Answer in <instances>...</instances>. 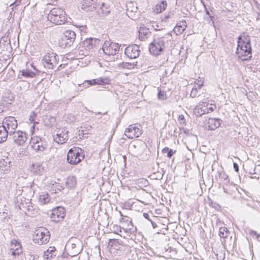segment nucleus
I'll list each match as a JSON object with an SVG mask.
<instances>
[{
    "label": "nucleus",
    "mask_w": 260,
    "mask_h": 260,
    "mask_svg": "<svg viewBox=\"0 0 260 260\" xmlns=\"http://www.w3.org/2000/svg\"><path fill=\"white\" fill-rule=\"evenodd\" d=\"M67 65V64H60L59 66L58 67L57 70L58 71L60 70L61 68H63Z\"/></svg>",
    "instance_id": "obj_53"
},
{
    "label": "nucleus",
    "mask_w": 260,
    "mask_h": 260,
    "mask_svg": "<svg viewBox=\"0 0 260 260\" xmlns=\"http://www.w3.org/2000/svg\"><path fill=\"white\" fill-rule=\"evenodd\" d=\"M2 41H3L2 40H1L0 41V46H1V45H2V44H3V42H2Z\"/></svg>",
    "instance_id": "obj_62"
},
{
    "label": "nucleus",
    "mask_w": 260,
    "mask_h": 260,
    "mask_svg": "<svg viewBox=\"0 0 260 260\" xmlns=\"http://www.w3.org/2000/svg\"><path fill=\"white\" fill-rule=\"evenodd\" d=\"M65 216V209L62 207H57L52 210L50 218L52 221L57 222L61 220Z\"/></svg>",
    "instance_id": "obj_15"
},
{
    "label": "nucleus",
    "mask_w": 260,
    "mask_h": 260,
    "mask_svg": "<svg viewBox=\"0 0 260 260\" xmlns=\"http://www.w3.org/2000/svg\"><path fill=\"white\" fill-rule=\"evenodd\" d=\"M47 19L56 25H61L67 22V18L65 11L60 8H54L48 15Z\"/></svg>",
    "instance_id": "obj_2"
},
{
    "label": "nucleus",
    "mask_w": 260,
    "mask_h": 260,
    "mask_svg": "<svg viewBox=\"0 0 260 260\" xmlns=\"http://www.w3.org/2000/svg\"><path fill=\"white\" fill-rule=\"evenodd\" d=\"M150 222H151L152 225L154 229H155V228H156L157 226L156 223H155L154 222H153L152 220H150Z\"/></svg>",
    "instance_id": "obj_54"
},
{
    "label": "nucleus",
    "mask_w": 260,
    "mask_h": 260,
    "mask_svg": "<svg viewBox=\"0 0 260 260\" xmlns=\"http://www.w3.org/2000/svg\"><path fill=\"white\" fill-rule=\"evenodd\" d=\"M218 173H219V176L220 179H222L223 181H225L227 182H229L228 176L224 171H222L221 172L218 171Z\"/></svg>",
    "instance_id": "obj_39"
},
{
    "label": "nucleus",
    "mask_w": 260,
    "mask_h": 260,
    "mask_svg": "<svg viewBox=\"0 0 260 260\" xmlns=\"http://www.w3.org/2000/svg\"><path fill=\"white\" fill-rule=\"evenodd\" d=\"M207 105L208 113L209 112H213L216 108V107L215 105H213L212 104H209L207 102Z\"/></svg>",
    "instance_id": "obj_43"
},
{
    "label": "nucleus",
    "mask_w": 260,
    "mask_h": 260,
    "mask_svg": "<svg viewBox=\"0 0 260 260\" xmlns=\"http://www.w3.org/2000/svg\"><path fill=\"white\" fill-rule=\"evenodd\" d=\"M81 4V9L86 12L93 11L98 8L96 0H82Z\"/></svg>",
    "instance_id": "obj_17"
},
{
    "label": "nucleus",
    "mask_w": 260,
    "mask_h": 260,
    "mask_svg": "<svg viewBox=\"0 0 260 260\" xmlns=\"http://www.w3.org/2000/svg\"><path fill=\"white\" fill-rule=\"evenodd\" d=\"M32 128L33 129H34V128H35V125H34V124L32 125Z\"/></svg>",
    "instance_id": "obj_63"
},
{
    "label": "nucleus",
    "mask_w": 260,
    "mask_h": 260,
    "mask_svg": "<svg viewBox=\"0 0 260 260\" xmlns=\"http://www.w3.org/2000/svg\"><path fill=\"white\" fill-rule=\"evenodd\" d=\"M157 97L159 100H164L166 99L167 95L164 91H160L158 93Z\"/></svg>",
    "instance_id": "obj_44"
},
{
    "label": "nucleus",
    "mask_w": 260,
    "mask_h": 260,
    "mask_svg": "<svg viewBox=\"0 0 260 260\" xmlns=\"http://www.w3.org/2000/svg\"><path fill=\"white\" fill-rule=\"evenodd\" d=\"M193 113L197 117H201L203 115L208 113L207 102H200L194 108Z\"/></svg>",
    "instance_id": "obj_18"
},
{
    "label": "nucleus",
    "mask_w": 260,
    "mask_h": 260,
    "mask_svg": "<svg viewBox=\"0 0 260 260\" xmlns=\"http://www.w3.org/2000/svg\"><path fill=\"white\" fill-rule=\"evenodd\" d=\"M29 120L31 122H34V124H35L36 123H38V122H35V121H34V119L33 117L32 116V115H31L30 116V118H29Z\"/></svg>",
    "instance_id": "obj_52"
},
{
    "label": "nucleus",
    "mask_w": 260,
    "mask_h": 260,
    "mask_svg": "<svg viewBox=\"0 0 260 260\" xmlns=\"http://www.w3.org/2000/svg\"><path fill=\"white\" fill-rule=\"evenodd\" d=\"M3 112V109L0 107V113H2Z\"/></svg>",
    "instance_id": "obj_58"
},
{
    "label": "nucleus",
    "mask_w": 260,
    "mask_h": 260,
    "mask_svg": "<svg viewBox=\"0 0 260 260\" xmlns=\"http://www.w3.org/2000/svg\"><path fill=\"white\" fill-rule=\"evenodd\" d=\"M32 115H33V116H35V113H32Z\"/></svg>",
    "instance_id": "obj_64"
},
{
    "label": "nucleus",
    "mask_w": 260,
    "mask_h": 260,
    "mask_svg": "<svg viewBox=\"0 0 260 260\" xmlns=\"http://www.w3.org/2000/svg\"><path fill=\"white\" fill-rule=\"evenodd\" d=\"M75 38L76 34L74 31L66 30L62 37L61 46L63 47H70L75 41Z\"/></svg>",
    "instance_id": "obj_10"
},
{
    "label": "nucleus",
    "mask_w": 260,
    "mask_h": 260,
    "mask_svg": "<svg viewBox=\"0 0 260 260\" xmlns=\"http://www.w3.org/2000/svg\"><path fill=\"white\" fill-rule=\"evenodd\" d=\"M98 7L100 8V10L98 11V13H102L104 15H107L109 14L110 10H107L105 8L104 4H98Z\"/></svg>",
    "instance_id": "obj_34"
},
{
    "label": "nucleus",
    "mask_w": 260,
    "mask_h": 260,
    "mask_svg": "<svg viewBox=\"0 0 260 260\" xmlns=\"http://www.w3.org/2000/svg\"><path fill=\"white\" fill-rule=\"evenodd\" d=\"M202 85H203V84H200V85H198V88H201V86H202Z\"/></svg>",
    "instance_id": "obj_59"
},
{
    "label": "nucleus",
    "mask_w": 260,
    "mask_h": 260,
    "mask_svg": "<svg viewBox=\"0 0 260 260\" xmlns=\"http://www.w3.org/2000/svg\"><path fill=\"white\" fill-rule=\"evenodd\" d=\"M100 43V40L95 38L87 39L83 42V46L86 50L89 51Z\"/></svg>",
    "instance_id": "obj_19"
},
{
    "label": "nucleus",
    "mask_w": 260,
    "mask_h": 260,
    "mask_svg": "<svg viewBox=\"0 0 260 260\" xmlns=\"http://www.w3.org/2000/svg\"><path fill=\"white\" fill-rule=\"evenodd\" d=\"M165 40L164 37H158L154 39L149 45V51L154 55H158L163 51L166 47Z\"/></svg>",
    "instance_id": "obj_5"
},
{
    "label": "nucleus",
    "mask_w": 260,
    "mask_h": 260,
    "mask_svg": "<svg viewBox=\"0 0 260 260\" xmlns=\"http://www.w3.org/2000/svg\"><path fill=\"white\" fill-rule=\"evenodd\" d=\"M55 248L54 247H50L46 251L44 252V256L47 259H50L55 256L54 253L55 251Z\"/></svg>",
    "instance_id": "obj_29"
},
{
    "label": "nucleus",
    "mask_w": 260,
    "mask_h": 260,
    "mask_svg": "<svg viewBox=\"0 0 260 260\" xmlns=\"http://www.w3.org/2000/svg\"><path fill=\"white\" fill-rule=\"evenodd\" d=\"M249 235L253 238H255V239L257 240L260 241V235H259L256 231L252 230H249Z\"/></svg>",
    "instance_id": "obj_38"
},
{
    "label": "nucleus",
    "mask_w": 260,
    "mask_h": 260,
    "mask_svg": "<svg viewBox=\"0 0 260 260\" xmlns=\"http://www.w3.org/2000/svg\"><path fill=\"white\" fill-rule=\"evenodd\" d=\"M35 74L29 70H23L22 71V75L26 77H32L35 76Z\"/></svg>",
    "instance_id": "obj_37"
},
{
    "label": "nucleus",
    "mask_w": 260,
    "mask_h": 260,
    "mask_svg": "<svg viewBox=\"0 0 260 260\" xmlns=\"http://www.w3.org/2000/svg\"><path fill=\"white\" fill-rule=\"evenodd\" d=\"M179 120L181 124H184L185 122L184 117L182 115H181L179 116Z\"/></svg>",
    "instance_id": "obj_49"
},
{
    "label": "nucleus",
    "mask_w": 260,
    "mask_h": 260,
    "mask_svg": "<svg viewBox=\"0 0 260 260\" xmlns=\"http://www.w3.org/2000/svg\"><path fill=\"white\" fill-rule=\"evenodd\" d=\"M84 155L82 153V150L76 147L71 148L67 154L68 162L71 165H77L83 158Z\"/></svg>",
    "instance_id": "obj_3"
},
{
    "label": "nucleus",
    "mask_w": 260,
    "mask_h": 260,
    "mask_svg": "<svg viewBox=\"0 0 260 260\" xmlns=\"http://www.w3.org/2000/svg\"><path fill=\"white\" fill-rule=\"evenodd\" d=\"M205 11L206 14L209 16V19L208 20V23L211 25H214V23L213 20V16L210 15L209 11L208 10H207L206 8H205Z\"/></svg>",
    "instance_id": "obj_42"
},
{
    "label": "nucleus",
    "mask_w": 260,
    "mask_h": 260,
    "mask_svg": "<svg viewBox=\"0 0 260 260\" xmlns=\"http://www.w3.org/2000/svg\"><path fill=\"white\" fill-rule=\"evenodd\" d=\"M120 222L122 225V226H123V225H127L130 223H132V219L127 216H124V217H122L120 220Z\"/></svg>",
    "instance_id": "obj_35"
},
{
    "label": "nucleus",
    "mask_w": 260,
    "mask_h": 260,
    "mask_svg": "<svg viewBox=\"0 0 260 260\" xmlns=\"http://www.w3.org/2000/svg\"><path fill=\"white\" fill-rule=\"evenodd\" d=\"M114 229L116 231H118L119 230V231H121L120 229H121V228H120L117 225H116L114 227Z\"/></svg>",
    "instance_id": "obj_56"
},
{
    "label": "nucleus",
    "mask_w": 260,
    "mask_h": 260,
    "mask_svg": "<svg viewBox=\"0 0 260 260\" xmlns=\"http://www.w3.org/2000/svg\"><path fill=\"white\" fill-rule=\"evenodd\" d=\"M9 135V132L6 129V127L0 123V143L5 142Z\"/></svg>",
    "instance_id": "obj_26"
},
{
    "label": "nucleus",
    "mask_w": 260,
    "mask_h": 260,
    "mask_svg": "<svg viewBox=\"0 0 260 260\" xmlns=\"http://www.w3.org/2000/svg\"><path fill=\"white\" fill-rule=\"evenodd\" d=\"M120 46L118 43L106 41L103 44L102 50L107 55H114L119 51Z\"/></svg>",
    "instance_id": "obj_7"
},
{
    "label": "nucleus",
    "mask_w": 260,
    "mask_h": 260,
    "mask_svg": "<svg viewBox=\"0 0 260 260\" xmlns=\"http://www.w3.org/2000/svg\"><path fill=\"white\" fill-rule=\"evenodd\" d=\"M230 233L226 227H221L219 229V236L222 238H226L228 237Z\"/></svg>",
    "instance_id": "obj_32"
},
{
    "label": "nucleus",
    "mask_w": 260,
    "mask_h": 260,
    "mask_svg": "<svg viewBox=\"0 0 260 260\" xmlns=\"http://www.w3.org/2000/svg\"><path fill=\"white\" fill-rule=\"evenodd\" d=\"M22 252L21 245L16 240L11 241L9 254L15 257L18 256Z\"/></svg>",
    "instance_id": "obj_16"
},
{
    "label": "nucleus",
    "mask_w": 260,
    "mask_h": 260,
    "mask_svg": "<svg viewBox=\"0 0 260 260\" xmlns=\"http://www.w3.org/2000/svg\"><path fill=\"white\" fill-rule=\"evenodd\" d=\"M101 114H102L101 112H95V115Z\"/></svg>",
    "instance_id": "obj_61"
},
{
    "label": "nucleus",
    "mask_w": 260,
    "mask_h": 260,
    "mask_svg": "<svg viewBox=\"0 0 260 260\" xmlns=\"http://www.w3.org/2000/svg\"><path fill=\"white\" fill-rule=\"evenodd\" d=\"M143 216L147 219H148V220H149L150 221V220H151L150 218H149V215L146 213H143Z\"/></svg>",
    "instance_id": "obj_51"
},
{
    "label": "nucleus",
    "mask_w": 260,
    "mask_h": 260,
    "mask_svg": "<svg viewBox=\"0 0 260 260\" xmlns=\"http://www.w3.org/2000/svg\"><path fill=\"white\" fill-rule=\"evenodd\" d=\"M30 172L36 175H41L44 172V167L40 162L31 164L29 167Z\"/></svg>",
    "instance_id": "obj_20"
},
{
    "label": "nucleus",
    "mask_w": 260,
    "mask_h": 260,
    "mask_svg": "<svg viewBox=\"0 0 260 260\" xmlns=\"http://www.w3.org/2000/svg\"><path fill=\"white\" fill-rule=\"evenodd\" d=\"M119 214L122 217H124V216L122 214V213L121 212H119Z\"/></svg>",
    "instance_id": "obj_57"
},
{
    "label": "nucleus",
    "mask_w": 260,
    "mask_h": 260,
    "mask_svg": "<svg viewBox=\"0 0 260 260\" xmlns=\"http://www.w3.org/2000/svg\"><path fill=\"white\" fill-rule=\"evenodd\" d=\"M173 15V14L170 12L168 13L165 14L162 16H161V21L163 22H166L167 20L171 18Z\"/></svg>",
    "instance_id": "obj_41"
},
{
    "label": "nucleus",
    "mask_w": 260,
    "mask_h": 260,
    "mask_svg": "<svg viewBox=\"0 0 260 260\" xmlns=\"http://www.w3.org/2000/svg\"><path fill=\"white\" fill-rule=\"evenodd\" d=\"M251 46L249 37L246 35L238 37L236 54L242 60H248L251 57Z\"/></svg>",
    "instance_id": "obj_1"
},
{
    "label": "nucleus",
    "mask_w": 260,
    "mask_h": 260,
    "mask_svg": "<svg viewBox=\"0 0 260 260\" xmlns=\"http://www.w3.org/2000/svg\"><path fill=\"white\" fill-rule=\"evenodd\" d=\"M39 200L42 204H45L49 203L50 199L48 193H42L39 196Z\"/></svg>",
    "instance_id": "obj_31"
},
{
    "label": "nucleus",
    "mask_w": 260,
    "mask_h": 260,
    "mask_svg": "<svg viewBox=\"0 0 260 260\" xmlns=\"http://www.w3.org/2000/svg\"><path fill=\"white\" fill-rule=\"evenodd\" d=\"M140 53V47L136 44L129 45L124 50V54L131 59L137 58L139 56Z\"/></svg>",
    "instance_id": "obj_12"
},
{
    "label": "nucleus",
    "mask_w": 260,
    "mask_h": 260,
    "mask_svg": "<svg viewBox=\"0 0 260 260\" xmlns=\"http://www.w3.org/2000/svg\"><path fill=\"white\" fill-rule=\"evenodd\" d=\"M10 136H12L14 142L19 146L23 144L27 139L26 133L21 131H15L12 134H10Z\"/></svg>",
    "instance_id": "obj_14"
},
{
    "label": "nucleus",
    "mask_w": 260,
    "mask_h": 260,
    "mask_svg": "<svg viewBox=\"0 0 260 260\" xmlns=\"http://www.w3.org/2000/svg\"><path fill=\"white\" fill-rule=\"evenodd\" d=\"M181 25H176L175 27L174 31L178 34H182L186 29L187 25L186 21H181Z\"/></svg>",
    "instance_id": "obj_30"
},
{
    "label": "nucleus",
    "mask_w": 260,
    "mask_h": 260,
    "mask_svg": "<svg viewBox=\"0 0 260 260\" xmlns=\"http://www.w3.org/2000/svg\"><path fill=\"white\" fill-rule=\"evenodd\" d=\"M123 68L131 69L134 68V64H132L129 62H123Z\"/></svg>",
    "instance_id": "obj_46"
},
{
    "label": "nucleus",
    "mask_w": 260,
    "mask_h": 260,
    "mask_svg": "<svg viewBox=\"0 0 260 260\" xmlns=\"http://www.w3.org/2000/svg\"><path fill=\"white\" fill-rule=\"evenodd\" d=\"M167 5L168 4L166 1H160L155 5L153 8V11L156 14H160L166 10Z\"/></svg>",
    "instance_id": "obj_23"
},
{
    "label": "nucleus",
    "mask_w": 260,
    "mask_h": 260,
    "mask_svg": "<svg viewBox=\"0 0 260 260\" xmlns=\"http://www.w3.org/2000/svg\"><path fill=\"white\" fill-rule=\"evenodd\" d=\"M149 29L144 26H141L139 31V38L142 41L147 39L150 35Z\"/></svg>",
    "instance_id": "obj_24"
},
{
    "label": "nucleus",
    "mask_w": 260,
    "mask_h": 260,
    "mask_svg": "<svg viewBox=\"0 0 260 260\" xmlns=\"http://www.w3.org/2000/svg\"><path fill=\"white\" fill-rule=\"evenodd\" d=\"M162 176H163L162 174H160L159 176V177H160L161 179L162 177Z\"/></svg>",
    "instance_id": "obj_60"
},
{
    "label": "nucleus",
    "mask_w": 260,
    "mask_h": 260,
    "mask_svg": "<svg viewBox=\"0 0 260 260\" xmlns=\"http://www.w3.org/2000/svg\"><path fill=\"white\" fill-rule=\"evenodd\" d=\"M31 147L36 151L42 152L47 147L45 141L38 136H32L30 141Z\"/></svg>",
    "instance_id": "obj_8"
},
{
    "label": "nucleus",
    "mask_w": 260,
    "mask_h": 260,
    "mask_svg": "<svg viewBox=\"0 0 260 260\" xmlns=\"http://www.w3.org/2000/svg\"><path fill=\"white\" fill-rule=\"evenodd\" d=\"M86 82L88 83V84L90 85H104L105 84H108L110 83V80L107 77H101L95 79H92L91 80H87Z\"/></svg>",
    "instance_id": "obj_21"
},
{
    "label": "nucleus",
    "mask_w": 260,
    "mask_h": 260,
    "mask_svg": "<svg viewBox=\"0 0 260 260\" xmlns=\"http://www.w3.org/2000/svg\"><path fill=\"white\" fill-rule=\"evenodd\" d=\"M1 124L6 127V129L9 132V135L16 131V129L18 126L17 121L13 116L5 117Z\"/></svg>",
    "instance_id": "obj_9"
},
{
    "label": "nucleus",
    "mask_w": 260,
    "mask_h": 260,
    "mask_svg": "<svg viewBox=\"0 0 260 260\" xmlns=\"http://www.w3.org/2000/svg\"><path fill=\"white\" fill-rule=\"evenodd\" d=\"M133 12V10L129 11V9H127V15L129 17H131V14H132Z\"/></svg>",
    "instance_id": "obj_55"
},
{
    "label": "nucleus",
    "mask_w": 260,
    "mask_h": 260,
    "mask_svg": "<svg viewBox=\"0 0 260 260\" xmlns=\"http://www.w3.org/2000/svg\"><path fill=\"white\" fill-rule=\"evenodd\" d=\"M121 229L126 233L129 237L132 236L131 239L133 238V236L135 235L137 233V228L134 227L133 223H130L127 225H123Z\"/></svg>",
    "instance_id": "obj_25"
},
{
    "label": "nucleus",
    "mask_w": 260,
    "mask_h": 260,
    "mask_svg": "<svg viewBox=\"0 0 260 260\" xmlns=\"http://www.w3.org/2000/svg\"><path fill=\"white\" fill-rule=\"evenodd\" d=\"M68 131L64 127L59 129L56 135L53 136V139L58 144H64L68 140Z\"/></svg>",
    "instance_id": "obj_13"
},
{
    "label": "nucleus",
    "mask_w": 260,
    "mask_h": 260,
    "mask_svg": "<svg viewBox=\"0 0 260 260\" xmlns=\"http://www.w3.org/2000/svg\"><path fill=\"white\" fill-rule=\"evenodd\" d=\"M53 187L56 188L58 190L61 191L63 189V187L59 183H55L53 184Z\"/></svg>",
    "instance_id": "obj_47"
},
{
    "label": "nucleus",
    "mask_w": 260,
    "mask_h": 260,
    "mask_svg": "<svg viewBox=\"0 0 260 260\" xmlns=\"http://www.w3.org/2000/svg\"><path fill=\"white\" fill-rule=\"evenodd\" d=\"M163 153H167V156L169 158H171L175 151H173L172 149H169L168 147H165L162 150Z\"/></svg>",
    "instance_id": "obj_36"
},
{
    "label": "nucleus",
    "mask_w": 260,
    "mask_h": 260,
    "mask_svg": "<svg viewBox=\"0 0 260 260\" xmlns=\"http://www.w3.org/2000/svg\"><path fill=\"white\" fill-rule=\"evenodd\" d=\"M140 125L131 124L125 130L124 134L129 139L138 138L142 135V131L140 129Z\"/></svg>",
    "instance_id": "obj_11"
},
{
    "label": "nucleus",
    "mask_w": 260,
    "mask_h": 260,
    "mask_svg": "<svg viewBox=\"0 0 260 260\" xmlns=\"http://www.w3.org/2000/svg\"><path fill=\"white\" fill-rule=\"evenodd\" d=\"M76 87L74 83H71L67 87V92L71 94L73 97H74L76 95V92H75Z\"/></svg>",
    "instance_id": "obj_33"
},
{
    "label": "nucleus",
    "mask_w": 260,
    "mask_h": 260,
    "mask_svg": "<svg viewBox=\"0 0 260 260\" xmlns=\"http://www.w3.org/2000/svg\"><path fill=\"white\" fill-rule=\"evenodd\" d=\"M10 169V162L5 161V159L0 160V171L3 173H6Z\"/></svg>",
    "instance_id": "obj_27"
},
{
    "label": "nucleus",
    "mask_w": 260,
    "mask_h": 260,
    "mask_svg": "<svg viewBox=\"0 0 260 260\" xmlns=\"http://www.w3.org/2000/svg\"><path fill=\"white\" fill-rule=\"evenodd\" d=\"M50 237L49 231L44 227H40L34 232V241L39 245H42L47 243Z\"/></svg>",
    "instance_id": "obj_4"
},
{
    "label": "nucleus",
    "mask_w": 260,
    "mask_h": 260,
    "mask_svg": "<svg viewBox=\"0 0 260 260\" xmlns=\"http://www.w3.org/2000/svg\"><path fill=\"white\" fill-rule=\"evenodd\" d=\"M76 247V245L75 243H71V253L72 254V256H75L77 254L79 253V250H75V249Z\"/></svg>",
    "instance_id": "obj_40"
},
{
    "label": "nucleus",
    "mask_w": 260,
    "mask_h": 260,
    "mask_svg": "<svg viewBox=\"0 0 260 260\" xmlns=\"http://www.w3.org/2000/svg\"><path fill=\"white\" fill-rule=\"evenodd\" d=\"M76 184V178L74 176H69L67 178L66 185L68 188H72Z\"/></svg>",
    "instance_id": "obj_28"
},
{
    "label": "nucleus",
    "mask_w": 260,
    "mask_h": 260,
    "mask_svg": "<svg viewBox=\"0 0 260 260\" xmlns=\"http://www.w3.org/2000/svg\"><path fill=\"white\" fill-rule=\"evenodd\" d=\"M59 57L53 52L47 53L43 57L42 63L44 67L48 69H53L58 64Z\"/></svg>",
    "instance_id": "obj_6"
},
{
    "label": "nucleus",
    "mask_w": 260,
    "mask_h": 260,
    "mask_svg": "<svg viewBox=\"0 0 260 260\" xmlns=\"http://www.w3.org/2000/svg\"><path fill=\"white\" fill-rule=\"evenodd\" d=\"M233 167H234V170H235V171L236 172H238V171H239V166H238V165L237 163H236V162L234 163Z\"/></svg>",
    "instance_id": "obj_50"
},
{
    "label": "nucleus",
    "mask_w": 260,
    "mask_h": 260,
    "mask_svg": "<svg viewBox=\"0 0 260 260\" xmlns=\"http://www.w3.org/2000/svg\"><path fill=\"white\" fill-rule=\"evenodd\" d=\"M118 241L115 239H110L109 240V244L111 245H116L118 243Z\"/></svg>",
    "instance_id": "obj_48"
},
{
    "label": "nucleus",
    "mask_w": 260,
    "mask_h": 260,
    "mask_svg": "<svg viewBox=\"0 0 260 260\" xmlns=\"http://www.w3.org/2000/svg\"><path fill=\"white\" fill-rule=\"evenodd\" d=\"M198 88L197 87H194V88H193L192 89V90L191 91V92H190V96L191 98H194L196 97L198 95Z\"/></svg>",
    "instance_id": "obj_45"
},
{
    "label": "nucleus",
    "mask_w": 260,
    "mask_h": 260,
    "mask_svg": "<svg viewBox=\"0 0 260 260\" xmlns=\"http://www.w3.org/2000/svg\"><path fill=\"white\" fill-rule=\"evenodd\" d=\"M222 120L219 118H210L208 120V129L209 130H215L220 126Z\"/></svg>",
    "instance_id": "obj_22"
}]
</instances>
